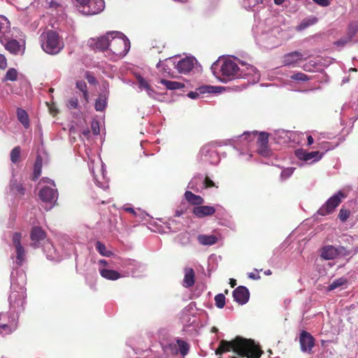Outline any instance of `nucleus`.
<instances>
[{
	"label": "nucleus",
	"instance_id": "7c9ffc66",
	"mask_svg": "<svg viewBox=\"0 0 358 358\" xmlns=\"http://www.w3.org/2000/svg\"><path fill=\"white\" fill-rule=\"evenodd\" d=\"M124 211L130 213L134 217L137 218V221L145 220L148 214L140 208L134 209L130 204H124L121 207Z\"/></svg>",
	"mask_w": 358,
	"mask_h": 358
},
{
	"label": "nucleus",
	"instance_id": "69168bd1",
	"mask_svg": "<svg viewBox=\"0 0 358 358\" xmlns=\"http://www.w3.org/2000/svg\"><path fill=\"white\" fill-rule=\"evenodd\" d=\"M313 1L315 3H316L317 4L321 6H323V7L328 6L330 4L329 0H313Z\"/></svg>",
	"mask_w": 358,
	"mask_h": 358
},
{
	"label": "nucleus",
	"instance_id": "79ce46f5",
	"mask_svg": "<svg viewBox=\"0 0 358 358\" xmlns=\"http://www.w3.org/2000/svg\"><path fill=\"white\" fill-rule=\"evenodd\" d=\"M160 83L164 85L166 89L170 90H180L184 88L185 85L182 83L162 79Z\"/></svg>",
	"mask_w": 358,
	"mask_h": 358
},
{
	"label": "nucleus",
	"instance_id": "ddd939ff",
	"mask_svg": "<svg viewBox=\"0 0 358 358\" xmlns=\"http://www.w3.org/2000/svg\"><path fill=\"white\" fill-rule=\"evenodd\" d=\"M17 314L11 312L9 314L0 313V335L11 334L17 328Z\"/></svg>",
	"mask_w": 358,
	"mask_h": 358
},
{
	"label": "nucleus",
	"instance_id": "72a5a7b5",
	"mask_svg": "<svg viewBox=\"0 0 358 358\" xmlns=\"http://www.w3.org/2000/svg\"><path fill=\"white\" fill-rule=\"evenodd\" d=\"M260 163L262 164H271V165H273V166H276L280 169H282V171H281V173H280V180L282 181H284V180H286L287 179H288L293 173L294 169H296L295 167H284V166H281L280 164H275L274 162H268V161H266V162H264V161H261Z\"/></svg>",
	"mask_w": 358,
	"mask_h": 358
},
{
	"label": "nucleus",
	"instance_id": "cd10ccee",
	"mask_svg": "<svg viewBox=\"0 0 358 358\" xmlns=\"http://www.w3.org/2000/svg\"><path fill=\"white\" fill-rule=\"evenodd\" d=\"M196 60L193 57H186L178 62L176 67L180 73H187L194 67Z\"/></svg>",
	"mask_w": 358,
	"mask_h": 358
},
{
	"label": "nucleus",
	"instance_id": "2eb2a0df",
	"mask_svg": "<svg viewBox=\"0 0 358 358\" xmlns=\"http://www.w3.org/2000/svg\"><path fill=\"white\" fill-rule=\"evenodd\" d=\"M120 266L123 274H126V277L129 275L138 277L145 271V266L134 259H123L121 261Z\"/></svg>",
	"mask_w": 358,
	"mask_h": 358
},
{
	"label": "nucleus",
	"instance_id": "f8f14e48",
	"mask_svg": "<svg viewBox=\"0 0 358 358\" xmlns=\"http://www.w3.org/2000/svg\"><path fill=\"white\" fill-rule=\"evenodd\" d=\"M273 139L278 144L293 143L299 144L304 138V134L297 131L277 129L271 134Z\"/></svg>",
	"mask_w": 358,
	"mask_h": 358
},
{
	"label": "nucleus",
	"instance_id": "0eeeda50",
	"mask_svg": "<svg viewBox=\"0 0 358 358\" xmlns=\"http://www.w3.org/2000/svg\"><path fill=\"white\" fill-rule=\"evenodd\" d=\"M108 35H110L109 50L119 57L126 55L130 49V42L125 35L115 31H109Z\"/></svg>",
	"mask_w": 358,
	"mask_h": 358
},
{
	"label": "nucleus",
	"instance_id": "b1692460",
	"mask_svg": "<svg viewBox=\"0 0 358 358\" xmlns=\"http://www.w3.org/2000/svg\"><path fill=\"white\" fill-rule=\"evenodd\" d=\"M43 251L50 261L59 262L63 259V254L50 243L44 246Z\"/></svg>",
	"mask_w": 358,
	"mask_h": 358
},
{
	"label": "nucleus",
	"instance_id": "4468645a",
	"mask_svg": "<svg viewBox=\"0 0 358 358\" xmlns=\"http://www.w3.org/2000/svg\"><path fill=\"white\" fill-rule=\"evenodd\" d=\"M345 197L343 192H337L319 208L317 214L324 216L332 213Z\"/></svg>",
	"mask_w": 358,
	"mask_h": 358
},
{
	"label": "nucleus",
	"instance_id": "20e7f679",
	"mask_svg": "<svg viewBox=\"0 0 358 358\" xmlns=\"http://www.w3.org/2000/svg\"><path fill=\"white\" fill-rule=\"evenodd\" d=\"M38 186L39 198L45 204V210H49L53 208L58 199V192L55 181L48 178H43Z\"/></svg>",
	"mask_w": 358,
	"mask_h": 358
},
{
	"label": "nucleus",
	"instance_id": "f3484780",
	"mask_svg": "<svg viewBox=\"0 0 358 358\" xmlns=\"http://www.w3.org/2000/svg\"><path fill=\"white\" fill-rule=\"evenodd\" d=\"M270 134L266 131H260L257 135L256 142V152L262 157L272 155V150L268 145Z\"/></svg>",
	"mask_w": 358,
	"mask_h": 358
},
{
	"label": "nucleus",
	"instance_id": "5701e85b",
	"mask_svg": "<svg viewBox=\"0 0 358 358\" xmlns=\"http://www.w3.org/2000/svg\"><path fill=\"white\" fill-rule=\"evenodd\" d=\"M241 65L239 77L250 78L253 83L259 80V73L255 66L243 62L241 63Z\"/></svg>",
	"mask_w": 358,
	"mask_h": 358
},
{
	"label": "nucleus",
	"instance_id": "4c0bfd02",
	"mask_svg": "<svg viewBox=\"0 0 358 358\" xmlns=\"http://www.w3.org/2000/svg\"><path fill=\"white\" fill-rule=\"evenodd\" d=\"M185 199L192 205L199 206L204 203V199L199 195H196L190 191L185 193Z\"/></svg>",
	"mask_w": 358,
	"mask_h": 358
},
{
	"label": "nucleus",
	"instance_id": "a19ab883",
	"mask_svg": "<svg viewBox=\"0 0 358 358\" xmlns=\"http://www.w3.org/2000/svg\"><path fill=\"white\" fill-rule=\"evenodd\" d=\"M17 120L22 123V124L26 128L29 127V118L27 113L22 108H17Z\"/></svg>",
	"mask_w": 358,
	"mask_h": 358
},
{
	"label": "nucleus",
	"instance_id": "e2e57ef3",
	"mask_svg": "<svg viewBox=\"0 0 358 358\" xmlns=\"http://www.w3.org/2000/svg\"><path fill=\"white\" fill-rule=\"evenodd\" d=\"M21 152V149L19 146L14 148L11 152L10 157H20Z\"/></svg>",
	"mask_w": 358,
	"mask_h": 358
},
{
	"label": "nucleus",
	"instance_id": "49530a36",
	"mask_svg": "<svg viewBox=\"0 0 358 358\" xmlns=\"http://www.w3.org/2000/svg\"><path fill=\"white\" fill-rule=\"evenodd\" d=\"M95 248L99 253L102 256L109 257L113 255V252L110 250H108L106 245L100 241H97L96 243Z\"/></svg>",
	"mask_w": 358,
	"mask_h": 358
},
{
	"label": "nucleus",
	"instance_id": "338daca9",
	"mask_svg": "<svg viewBox=\"0 0 358 358\" xmlns=\"http://www.w3.org/2000/svg\"><path fill=\"white\" fill-rule=\"evenodd\" d=\"M8 24L9 22L7 20L6 18L4 17L1 20H0V33L4 29V27H8Z\"/></svg>",
	"mask_w": 358,
	"mask_h": 358
},
{
	"label": "nucleus",
	"instance_id": "393cba45",
	"mask_svg": "<svg viewBox=\"0 0 358 358\" xmlns=\"http://www.w3.org/2000/svg\"><path fill=\"white\" fill-rule=\"evenodd\" d=\"M232 294L234 301L241 305L245 304L250 298L249 290L245 286H238L233 291Z\"/></svg>",
	"mask_w": 358,
	"mask_h": 358
},
{
	"label": "nucleus",
	"instance_id": "dca6fc26",
	"mask_svg": "<svg viewBox=\"0 0 358 358\" xmlns=\"http://www.w3.org/2000/svg\"><path fill=\"white\" fill-rule=\"evenodd\" d=\"M216 187L215 183L208 177H203L199 174L195 176L188 183L187 188L196 192H201L203 189Z\"/></svg>",
	"mask_w": 358,
	"mask_h": 358
},
{
	"label": "nucleus",
	"instance_id": "c03bdc74",
	"mask_svg": "<svg viewBox=\"0 0 358 358\" xmlns=\"http://www.w3.org/2000/svg\"><path fill=\"white\" fill-rule=\"evenodd\" d=\"M259 132L257 131H245L243 134L238 136V141H245L247 143L252 141L259 134Z\"/></svg>",
	"mask_w": 358,
	"mask_h": 358
},
{
	"label": "nucleus",
	"instance_id": "bb28decb",
	"mask_svg": "<svg viewBox=\"0 0 358 358\" xmlns=\"http://www.w3.org/2000/svg\"><path fill=\"white\" fill-rule=\"evenodd\" d=\"M5 48L13 55H22L25 50V43L24 41L19 42L13 39L5 45Z\"/></svg>",
	"mask_w": 358,
	"mask_h": 358
},
{
	"label": "nucleus",
	"instance_id": "680f3d73",
	"mask_svg": "<svg viewBox=\"0 0 358 358\" xmlns=\"http://www.w3.org/2000/svg\"><path fill=\"white\" fill-rule=\"evenodd\" d=\"M78 105V101L77 99H71L68 101L67 106L69 108H76Z\"/></svg>",
	"mask_w": 358,
	"mask_h": 358
},
{
	"label": "nucleus",
	"instance_id": "e433bc0d",
	"mask_svg": "<svg viewBox=\"0 0 358 358\" xmlns=\"http://www.w3.org/2000/svg\"><path fill=\"white\" fill-rule=\"evenodd\" d=\"M321 257L327 260L336 258L337 252L336 247L333 245H326L323 247L321 251Z\"/></svg>",
	"mask_w": 358,
	"mask_h": 358
},
{
	"label": "nucleus",
	"instance_id": "aec40b11",
	"mask_svg": "<svg viewBox=\"0 0 358 358\" xmlns=\"http://www.w3.org/2000/svg\"><path fill=\"white\" fill-rule=\"evenodd\" d=\"M110 41V35H108V32L102 36L94 38H92L88 41V45L94 50L103 51L105 50H109V43Z\"/></svg>",
	"mask_w": 358,
	"mask_h": 358
},
{
	"label": "nucleus",
	"instance_id": "0e129e2a",
	"mask_svg": "<svg viewBox=\"0 0 358 358\" xmlns=\"http://www.w3.org/2000/svg\"><path fill=\"white\" fill-rule=\"evenodd\" d=\"M7 66V61L4 55L0 54V69H4Z\"/></svg>",
	"mask_w": 358,
	"mask_h": 358
},
{
	"label": "nucleus",
	"instance_id": "f704fd0d",
	"mask_svg": "<svg viewBox=\"0 0 358 358\" xmlns=\"http://www.w3.org/2000/svg\"><path fill=\"white\" fill-rule=\"evenodd\" d=\"M161 347L164 355L167 357L176 355L178 353V346L173 341L167 343H161Z\"/></svg>",
	"mask_w": 358,
	"mask_h": 358
},
{
	"label": "nucleus",
	"instance_id": "4be33fe9",
	"mask_svg": "<svg viewBox=\"0 0 358 358\" xmlns=\"http://www.w3.org/2000/svg\"><path fill=\"white\" fill-rule=\"evenodd\" d=\"M299 343L301 350L303 352L310 353L315 345V339L310 333L302 331L299 336Z\"/></svg>",
	"mask_w": 358,
	"mask_h": 358
},
{
	"label": "nucleus",
	"instance_id": "6e6552de",
	"mask_svg": "<svg viewBox=\"0 0 358 358\" xmlns=\"http://www.w3.org/2000/svg\"><path fill=\"white\" fill-rule=\"evenodd\" d=\"M13 267L21 266L26 261L27 253L24 246L22 244V234L15 232L12 234V244L10 245Z\"/></svg>",
	"mask_w": 358,
	"mask_h": 358
},
{
	"label": "nucleus",
	"instance_id": "8fccbe9b",
	"mask_svg": "<svg viewBox=\"0 0 358 358\" xmlns=\"http://www.w3.org/2000/svg\"><path fill=\"white\" fill-rule=\"evenodd\" d=\"M107 105V99L104 96H100L95 102V109L97 111H103Z\"/></svg>",
	"mask_w": 358,
	"mask_h": 358
},
{
	"label": "nucleus",
	"instance_id": "09e8293b",
	"mask_svg": "<svg viewBox=\"0 0 358 358\" xmlns=\"http://www.w3.org/2000/svg\"><path fill=\"white\" fill-rule=\"evenodd\" d=\"M178 243L180 244H181L182 245H187L192 241V236L187 231L180 233L178 236Z\"/></svg>",
	"mask_w": 358,
	"mask_h": 358
},
{
	"label": "nucleus",
	"instance_id": "37998d69",
	"mask_svg": "<svg viewBox=\"0 0 358 358\" xmlns=\"http://www.w3.org/2000/svg\"><path fill=\"white\" fill-rule=\"evenodd\" d=\"M180 352L182 356H185L188 354L189 350V345L184 340L178 338L175 343Z\"/></svg>",
	"mask_w": 358,
	"mask_h": 358
},
{
	"label": "nucleus",
	"instance_id": "6ab92c4d",
	"mask_svg": "<svg viewBox=\"0 0 358 358\" xmlns=\"http://www.w3.org/2000/svg\"><path fill=\"white\" fill-rule=\"evenodd\" d=\"M273 32H275V30H271V33H262L256 37L257 42L267 49L276 47L279 43L275 36L273 34Z\"/></svg>",
	"mask_w": 358,
	"mask_h": 358
},
{
	"label": "nucleus",
	"instance_id": "473e14b6",
	"mask_svg": "<svg viewBox=\"0 0 358 358\" xmlns=\"http://www.w3.org/2000/svg\"><path fill=\"white\" fill-rule=\"evenodd\" d=\"M221 147L217 148L213 143H208L201 148L200 154L203 157L220 155L221 154Z\"/></svg>",
	"mask_w": 358,
	"mask_h": 358
},
{
	"label": "nucleus",
	"instance_id": "2f4dec72",
	"mask_svg": "<svg viewBox=\"0 0 358 358\" xmlns=\"http://www.w3.org/2000/svg\"><path fill=\"white\" fill-rule=\"evenodd\" d=\"M195 273L193 268L186 267L184 268V278L182 280V286L185 288H189L194 285Z\"/></svg>",
	"mask_w": 358,
	"mask_h": 358
},
{
	"label": "nucleus",
	"instance_id": "13d9d810",
	"mask_svg": "<svg viewBox=\"0 0 358 358\" xmlns=\"http://www.w3.org/2000/svg\"><path fill=\"white\" fill-rule=\"evenodd\" d=\"M338 257H346L350 255V251L346 248L339 245L336 247Z\"/></svg>",
	"mask_w": 358,
	"mask_h": 358
},
{
	"label": "nucleus",
	"instance_id": "f03ea898",
	"mask_svg": "<svg viewBox=\"0 0 358 358\" xmlns=\"http://www.w3.org/2000/svg\"><path fill=\"white\" fill-rule=\"evenodd\" d=\"M231 350L241 357L248 358H259L262 354V351L254 341L241 337H237L232 341H221L215 354L218 355Z\"/></svg>",
	"mask_w": 358,
	"mask_h": 358
},
{
	"label": "nucleus",
	"instance_id": "423d86ee",
	"mask_svg": "<svg viewBox=\"0 0 358 358\" xmlns=\"http://www.w3.org/2000/svg\"><path fill=\"white\" fill-rule=\"evenodd\" d=\"M196 311L199 312L198 315L199 316H207L206 310L197 309L196 307V303L191 302L182 310L180 314V320L184 328L192 327L193 329L196 330L201 326Z\"/></svg>",
	"mask_w": 358,
	"mask_h": 358
},
{
	"label": "nucleus",
	"instance_id": "7ed1b4c3",
	"mask_svg": "<svg viewBox=\"0 0 358 358\" xmlns=\"http://www.w3.org/2000/svg\"><path fill=\"white\" fill-rule=\"evenodd\" d=\"M240 69L235 59L231 57H220L211 66L213 74L215 75L219 71L222 76L220 79L223 81L238 78Z\"/></svg>",
	"mask_w": 358,
	"mask_h": 358
},
{
	"label": "nucleus",
	"instance_id": "ea45409f",
	"mask_svg": "<svg viewBox=\"0 0 358 358\" xmlns=\"http://www.w3.org/2000/svg\"><path fill=\"white\" fill-rule=\"evenodd\" d=\"M321 158H293L292 164H295L299 167H304L314 164L319 162Z\"/></svg>",
	"mask_w": 358,
	"mask_h": 358
},
{
	"label": "nucleus",
	"instance_id": "c9c22d12",
	"mask_svg": "<svg viewBox=\"0 0 358 358\" xmlns=\"http://www.w3.org/2000/svg\"><path fill=\"white\" fill-rule=\"evenodd\" d=\"M137 80L138 83L139 88L143 90H145L148 95L152 98L156 99L157 93L151 87L150 84L141 76L137 77Z\"/></svg>",
	"mask_w": 358,
	"mask_h": 358
},
{
	"label": "nucleus",
	"instance_id": "1a4fd4ad",
	"mask_svg": "<svg viewBox=\"0 0 358 358\" xmlns=\"http://www.w3.org/2000/svg\"><path fill=\"white\" fill-rule=\"evenodd\" d=\"M41 47L43 50L50 55L59 53L64 48V43L59 35L53 31H48L41 35Z\"/></svg>",
	"mask_w": 358,
	"mask_h": 358
},
{
	"label": "nucleus",
	"instance_id": "58836bf2",
	"mask_svg": "<svg viewBox=\"0 0 358 358\" xmlns=\"http://www.w3.org/2000/svg\"><path fill=\"white\" fill-rule=\"evenodd\" d=\"M197 241L202 245H213L217 242V237L213 234H199Z\"/></svg>",
	"mask_w": 358,
	"mask_h": 358
},
{
	"label": "nucleus",
	"instance_id": "864d4df0",
	"mask_svg": "<svg viewBox=\"0 0 358 358\" xmlns=\"http://www.w3.org/2000/svg\"><path fill=\"white\" fill-rule=\"evenodd\" d=\"M215 306L218 308H223L225 305V296L223 294H218L215 296Z\"/></svg>",
	"mask_w": 358,
	"mask_h": 358
},
{
	"label": "nucleus",
	"instance_id": "bf43d9fd",
	"mask_svg": "<svg viewBox=\"0 0 358 358\" xmlns=\"http://www.w3.org/2000/svg\"><path fill=\"white\" fill-rule=\"evenodd\" d=\"M291 79L299 81H308L310 80L307 75L300 72L291 76Z\"/></svg>",
	"mask_w": 358,
	"mask_h": 358
},
{
	"label": "nucleus",
	"instance_id": "052dcab7",
	"mask_svg": "<svg viewBox=\"0 0 358 358\" xmlns=\"http://www.w3.org/2000/svg\"><path fill=\"white\" fill-rule=\"evenodd\" d=\"M91 129L94 135H98L100 132L99 122L97 120H93L91 123Z\"/></svg>",
	"mask_w": 358,
	"mask_h": 358
},
{
	"label": "nucleus",
	"instance_id": "9d476101",
	"mask_svg": "<svg viewBox=\"0 0 358 358\" xmlns=\"http://www.w3.org/2000/svg\"><path fill=\"white\" fill-rule=\"evenodd\" d=\"M76 7L83 15H94L103 10L105 2L104 0H76Z\"/></svg>",
	"mask_w": 358,
	"mask_h": 358
},
{
	"label": "nucleus",
	"instance_id": "3c124183",
	"mask_svg": "<svg viewBox=\"0 0 358 358\" xmlns=\"http://www.w3.org/2000/svg\"><path fill=\"white\" fill-rule=\"evenodd\" d=\"M347 283V280L345 278H340L334 280L328 287L329 291H332L339 287H341Z\"/></svg>",
	"mask_w": 358,
	"mask_h": 358
},
{
	"label": "nucleus",
	"instance_id": "de8ad7c7",
	"mask_svg": "<svg viewBox=\"0 0 358 358\" xmlns=\"http://www.w3.org/2000/svg\"><path fill=\"white\" fill-rule=\"evenodd\" d=\"M42 158H36V162L34 166V172H33V180H36L38 178V177L41 174L42 171Z\"/></svg>",
	"mask_w": 358,
	"mask_h": 358
},
{
	"label": "nucleus",
	"instance_id": "a211bd4d",
	"mask_svg": "<svg viewBox=\"0 0 358 358\" xmlns=\"http://www.w3.org/2000/svg\"><path fill=\"white\" fill-rule=\"evenodd\" d=\"M333 148L329 142L323 141L318 144L317 150L307 152L303 149L299 148L295 150L296 157H322L325 152Z\"/></svg>",
	"mask_w": 358,
	"mask_h": 358
},
{
	"label": "nucleus",
	"instance_id": "f257e3e1",
	"mask_svg": "<svg viewBox=\"0 0 358 358\" xmlns=\"http://www.w3.org/2000/svg\"><path fill=\"white\" fill-rule=\"evenodd\" d=\"M26 283L25 272L13 268L10 274V294L8 296L10 311L18 314L24 310L26 302Z\"/></svg>",
	"mask_w": 358,
	"mask_h": 358
},
{
	"label": "nucleus",
	"instance_id": "c756f323",
	"mask_svg": "<svg viewBox=\"0 0 358 358\" xmlns=\"http://www.w3.org/2000/svg\"><path fill=\"white\" fill-rule=\"evenodd\" d=\"M216 209L214 206L202 205L195 206L192 210L193 214L199 218L213 215Z\"/></svg>",
	"mask_w": 358,
	"mask_h": 358
},
{
	"label": "nucleus",
	"instance_id": "6e6d98bb",
	"mask_svg": "<svg viewBox=\"0 0 358 358\" xmlns=\"http://www.w3.org/2000/svg\"><path fill=\"white\" fill-rule=\"evenodd\" d=\"M39 4L41 5V6L45 7V8H52V7H57L59 6L58 3L55 2L53 0H36Z\"/></svg>",
	"mask_w": 358,
	"mask_h": 358
},
{
	"label": "nucleus",
	"instance_id": "a18cd8bd",
	"mask_svg": "<svg viewBox=\"0 0 358 358\" xmlns=\"http://www.w3.org/2000/svg\"><path fill=\"white\" fill-rule=\"evenodd\" d=\"M317 22V18L314 16L309 17L302 20L300 24L297 27V29L301 31L309 26L315 24Z\"/></svg>",
	"mask_w": 358,
	"mask_h": 358
},
{
	"label": "nucleus",
	"instance_id": "603ef678",
	"mask_svg": "<svg viewBox=\"0 0 358 358\" xmlns=\"http://www.w3.org/2000/svg\"><path fill=\"white\" fill-rule=\"evenodd\" d=\"M76 87L83 93V96L86 101L88 99L87 87L85 81L80 80L76 83Z\"/></svg>",
	"mask_w": 358,
	"mask_h": 358
},
{
	"label": "nucleus",
	"instance_id": "39448f33",
	"mask_svg": "<svg viewBox=\"0 0 358 358\" xmlns=\"http://www.w3.org/2000/svg\"><path fill=\"white\" fill-rule=\"evenodd\" d=\"M87 165L96 185L101 189H107L108 179L106 176V165L102 158H88Z\"/></svg>",
	"mask_w": 358,
	"mask_h": 358
},
{
	"label": "nucleus",
	"instance_id": "a878e982",
	"mask_svg": "<svg viewBox=\"0 0 358 358\" xmlns=\"http://www.w3.org/2000/svg\"><path fill=\"white\" fill-rule=\"evenodd\" d=\"M303 59V55L299 51H294L286 54L283 57L282 63L285 66H296L299 62Z\"/></svg>",
	"mask_w": 358,
	"mask_h": 358
},
{
	"label": "nucleus",
	"instance_id": "5fc2aeb1",
	"mask_svg": "<svg viewBox=\"0 0 358 358\" xmlns=\"http://www.w3.org/2000/svg\"><path fill=\"white\" fill-rule=\"evenodd\" d=\"M350 215V211L348 209L342 208L339 211L338 217L341 222H344L348 220Z\"/></svg>",
	"mask_w": 358,
	"mask_h": 358
},
{
	"label": "nucleus",
	"instance_id": "774afa93",
	"mask_svg": "<svg viewBox=\"0 0 358 358\" xmlns=\"http://www.w3.org/2000/svg\"><path fill=\"white\" fill-rule=\"evenodd\" d=\"M257 272H258V270L255 269ZM248 278L252 280H259L260 279V275L258 274V273H255L253 272L249 273L248 274Z\"/></svg>",
	"mask_w": 358,
	"mask_h": 358
},
{
	"label": "nucleus",
	"instance_id": "9b49d317",
	"mask_svg": "<svg viewBox=\"0 0 358 358\" xmlns=\"http://www.w3.org/2000/svg\"><path fill=\"white\" fill-rule=\"evenodd\" d=\"M99 272L101 276L108 280H117L122 278L126 277L122 271H117L115 269V263L112 260L100 259L98 261Z\"/></svg>",
	"mask_w": 358,
	"mask_h": 358
},
{
	"label": "nucleus",
	"instance_id": "412c9836",
	"mask_svg": "<svg viewBox=\"0 0 358 358\" xmlns=\"http://www.w3.org/2000/svg\"><path fill=\"white\" fill-rule=\"evenodd\" d=\"M46 238L45 231L38 226H34L30 231L31 245L34 248L41 246Z\"/></svg>",
	"mask_w": 358,
	"mask_h": 358
},
{
	"label": "nucleus",
	"instance_id": "4d7b16f0",
	"mask_svg": "<svg viewBox=\"0 0 358 358\" xmlns=\"http://www.w3.org/2000/svg\"><path fill=\"white\" fill-rule=\"evenodd\" d=\"M17 71L15 69L11 68V69H9L8 70V71L6 72V80L14 81L17 79Z\"/></svg>",
	"mask_w": 358,
	"mask_h": 358
},
{
	"label": "nucleus",
	"instance_id": "c85d7f7f",
	"mask_svg": "<svg viewBox=\"0 0 358 358\" xmlns=\"http://www.w3.org/2000/svg\"><path fill=\"white\" fill-rule=\"evenodd\" d=\"M24 188L21 184L17 182V180L14 178V175L13 174V178L10 180L7 194H10L12 196H15V198H21L24 196Z\"/></svg>",
	"mask_w": 358,
	"mask_h": 358
}]
</instances>
